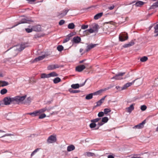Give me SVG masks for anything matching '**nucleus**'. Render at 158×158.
Instances as JSON below:
<instances>
[{
	"label": "nucleus",
	"mask_w": 158,
	"mask_h": 158,
	"mask_svg": "<svg viewBox=\"0 0 158 158\" xmlns=\"http://www.w3.org/2000/svg\"><path fill=\"white\" fill-rule=\"evenodd\" d=\"M145 120H144L141 123L135 126L133 128L135 129H141L144 127V125L145 124Z\"/></svg>",
	"instance_id": "10"
},
{
	"label": "nucleus",
	"mask_w": 158,
	"mask_h": 158,
	"mask_svg": "<svg viewBox=\"0 0 158 158\" xmlns=\"http://www.w3.org/2000/svg\"><path fill=\"white\" fill-rule=\"evenodd\" d=\"M83 51V49L81 48L80 49L79 51H80V52L81 53V52H82Z\"/></svg>",
	"instance_id": "63"
},
{
	"label": "nucleus",
	"mask_w": 158,
	"mask_h": 158,
	"mask_svg": "<svg viewBox=\"0 0 158 158\" xmlns=\"http://www.w3.org/2000/svg\"><path fill=\"white\" fill-rule=\"evenodd\" d=\"M33 31L39 32L41 30V27L40 25H37L32 26Z\"/></svg>",
	"instance_id": "9"
},
{
	"label": "nucleus",
	"mask_w": 158,
	"mask_h": 158,
	"mask_svg": "<svg viewBox=\"0 0 158 158\" xmlns=\"http://www.w3.org/2000/svg\"><path fill=\"white\" fill-rule=\"evenodd\" d=\"M46 56L45 55H43L41 56H40L36 58L35 59V60L36 61H39L42 60L45 58Z\"/></svg>",
	"instance_id": "22"
},
{
	"label": "nucleus",
	"mask_w": 158,
	"mask_h": 158,
	"mask_svg": "<svg viewBox=\"0 0 158 158\" xmlns=\"http://www.w3.org/2000/svg\"><path fill=\"white\" fill-rule=\"evenodd\" d=\"M46 116V114H43L40 115L39 116V119H42L45 117Z\"/></svg>",
	"instance_id": "45"
},
{
	"label": "nucleus",
	"mask_w": 158,
	"mask_h": 158,
	"mask_svg": "<svg viewBox=\"0 0 158 158\" xmlns=\"http://www.w3.org/2000/svg\"><path fill=\"white\" fill-rule=\"evenodd\" d=\"M148 59V58L147 56H144L140 58V60L142 62H144L146 61Z\"/></svg>",
	"instance_id": "35"
},
{
	"label": "nucleus",
	"mask_w": 158,
	"mask_h": 158,
	"mask_svg": "<svg viewBox=\"0 0 158 158\" xmlns=\"http://www.w3.org/2000/svg\"><path fill=\"white\" fill-rule=\"evenodd\" d=\"M85 60H81V61H80V63H82Z\"/></svg>",
	"instance_id": "64"
},
{
	"label": "nucleus",
	"mask_w": 158,
	"mask_h": 158,
	"mask_svg": "<svg viewBox=\"0 0 158 158\" xmlns=\"http://www.w3.org/2000/svg\"><path fill=\"white\" fill-rule=\"evenodd\" d=\"M98 24H94V25L93 27V29L95 31H97L98 29Z\"/></svg>",
	"instance_id": "34"
},
{
	"label": "nucleus",
	"mask_w": 158,
	"mask_h": 158,
	"mask_svg": "<svg viewBox=\"0 0 158 158\" xmlns=\"http://www.w3.org/2000/svg\"><path fill=\"white\" fill-rule=\"evenodd\" d=\"M65 23V21L64 20H61L59 22V24L60 25H62Z\"/></svg>",
	"instance_id": "51"
},
{
	"label": "nucleus",
	"mask_w": 158,
	"mask_h": 158,
	"mask_svg": "<svg viewBox=\"0 0 158 158\" xmlns=\"http://www.w3.org/2000/svg\"><path fill=\"white\" fill-rule=\"evenodd\" d=\"M25 31H26L28 33L31 32L32 31H33L32 27L31 28H25Z\"/></svg>",
	"instance_id": "41"
},
{
	"label": "nucleus",
	"mask_w": 158,
	"mask_h": 158,
	"mask_svg": "<svg viewBox=\"0 0 158 158\" xmlns=\"http://www.w3.org/2000/svg\"><path fill=\"white\" fill-rule=\"evenodd\" d=\"M96 126V124L92 122L89 125V127L91 128H93L95 127Z\"/></svg>",
	"instance_id": "42"
},
{
	"label": "nucleus",
	"mask_w": 158,
	"mask_h": 158,
	"mask_svg": "<svg viewBox=\"0 0 158 158\" xmlns=\"http://www.w3.org/2000/svg\"><path fill=\"white\" fill-rule=\"evenodd\" d=\"M31 22H33V21L31 20H28V19H22L21 21H20L19 22H18L17 24L14 25V26L10 28H9L10 29L12 28L17 26L19 24H21V23H30Z\"/></svg>",
	"instance_id": "3"
},
{
	"label": "nucleus",
	"mask_w": 158,
	"mask_h": 158,
	"mask_svg": "<svg viewBox=\"0 0 158 158\" xmlns=\"http://www.w3.org/2000/svg\"><path fill=\"white\" fill-rule=\"evenodd\" d=\"M75 149V147L73 145H71L67 147V150L68 152H70L71 151L74 150Z\"/></svg>",
	"instance_id": "23"
},
{
	"label": "nucleus",
	"mask_w": 158,
	"mask_h": 158,
	"mask_svg": "<svg viewBox=\"0 0 158 158\" xmlns=\"http://www.w3.org/2000/svg\"><path fill=\"white\" fill-rule=\"evenodd\" d=\"M104 115V113L103 112H99L98 114V116L99 117H102Z\"/></svg>",
	"instance_id": "49"
},
{
	"label": "nucleus",
	"mask_w": 158,
	"mask_h": 158,
	"mask_svg": "<svg viewBox=\"0 0 158 158\" xmlns=\"http://www.w3.org/2000/svg\"><path fill=\"white\" fill-rule=\"evenodd\" d=\"M131 46L130 45V44H129V43L127 44H125L123 46V47L124 48H126L129 47H130Z\"/></svg>",
	"instance_id": "52"
},
{
	"label": "nucleus",
	"mask_w": 158,
	"mask_h": 158,
	"mask_svg": "<svg viewBox=\"0 0 158 158\" xmlns=\"http://www.w3.org/2000/svg\"><path fill=\"white\" fill-rule=\"evenodd\" d=\"M27 46L25 44L18 45L16 46H14L12 48H10L7 51L11 49V52L12 56V57H13L17 55L19 52L22 51Z\"/></svg>",
	"instance_id": "1"
},
{
	"label": "nucleus",
	"mask_w": 158,
	"mask_h": 158,
	"mask_svg": "<svg viewBox=\"0 0 158 158\" xmlns=\"http://www.w3.org/2000/svg\"><path fill=\"white\" fill-rule=\"evenodd\" d=\"M87 81L86 80L84 83L82 84H73L71 85V87L73 89H77L79 88V87L83 86L85 84L86 82Z\"/></svg>",
	"instance_id": "7"
},
{
	"label": "nucleus",
	"mask_w": 158,
	"mask_h": 158,
	"mask_svg": "<svg viewBox=\"0 0 158 158\" xmlns=\"http://www.w3.org/2000/svg\"><path fill=\"white\" fill-rule=\"evenodd\" d=\"M88 25H82L81 27V28L82 29H85L88 28Z\"/></svg>",
	"instance_id": "47"
},
{
	"label": "nucleus",
	"mask_w": 158,
	"mask_h": 158,
	"mask_svg": "<svg viewBox=\"0 0 158 158\" xmlns=\"http://www.w3.org/2000/svg\"><path fill=\"white\" fill-rule=\"evenodd\" d=\"M52 109V107H45L40 109L38 110L40 114L41 113L45 112L46 110L48 111Z\"/></svg>",
	"instance_id": "15"
},
{
	"label": "nucleus",
	"mask_w": 158,
	"mask_h": 158,
	"mask_svg": "<svg viewBox=\"0 0 158 158\" xmlns=\"http://www.w3.org/2000/svg\"><path fill=\"white\" fill-rule=\"evenodd\" d=\"M69 10V9H65L64 10H63L60 14L58 16H60L61 18L63 17L67 14Z\"/></svg>",
	"instance_id": "13"
},
{
	"label": "nucleus",
	"mask_w": 158,
	"mask_h": 158,
	"mask_svg": "<svg viewBox=\"0 0 158 158\" xmlns=\"http://www.w3.org/2000/svg\"><path fill=\"white\" fill-rule=\"evenodd\" d=\"M41 77L42 78H49V75L48 74L45 73H42L41 75Z\"/></svg>",
	"instance_id": "32"
},
{
	"label": "nucleus",
	"mask_w": 158,
	"mask_h": 158,
	"mask_svg": "<svg viewBox=\"0 0 158 158\" xmlns=\"http://www.w3.org/2000/svg\"><path fill=\"white\" fill-rule=\"evenodd\" d=\"M158 7V1L154 3L150 7L149 9H154L155 7Z\"/></svg>",
	"instance_id": "28"
},
{
	"label": "nucleus",
	"mask_w": 158,
	"mask_h": 158,
	"mask_svg": "<svg viewBox=\"0 0 158 158\" xmlns=\"http://www.w3.org/2000/svg\"><path fill=\"white\" fill-rule=\"evenodd\" d=\"M115 88L117 89H118L121 88V87H120L119 86H116Z\"/></svg>",
	"instance_id": "62"
},
{
	"label": "nucleus",
	"mask_w": 158,
	"mask_h": 158,
	"mask_svg": "<svg viewBox=\"0 0 158 158\" xmlns=\"http://www.w3.org/2000/svg\"><path fill=\"white\" fill-rule=\"evenodd\" d=\"M111 110L108 108H105L104 110V114H107L108 113L110 112Z\"/></svg>",
	"instance_id": "39"
},
{
	"label": "nucleus",
	"mask_w": 158,
	"mask_h": 158,
	"mask_svg": "<svg viewBox=\"0 0 158 158\" xmlns=\"http://www.w3.org/2000/svg\"><path fill=\"white\" fill-rule=\"evenodd\" d=\"M40 148H37L33 151L31 154V156H32L36 153L39 150Z\"/></svg>",
	"instance_id": "43"
},
{
	"label": "nucleus",
	"mask_w": 158,
	"mask_h": 158,
	"mask_svg": "<svg viewBox=\"0 0 158 158\" xmlns=\"http://www.w3.org/2000/svg\"><path fill=\"white\" fill-rule=\"evenodd\" d=\"M129 44H130L131 46H132L134 45V42L133 40H131L130 42L129 43Z\"/></svg>",
	"instance_id": "57"
},
{
	"label": "nucleus",
	"mask_w": 158,
	"mask_h": 158,
	"mask_svg": "<svg viewBox=\"0 0 158 158\" xmlns=\"http://www.w3.org/2000/svg\"><path fill=\"white\" fill-rule=\"evenodd\" d=\"M7 92V89H3L1 90L0 93L2 94H6Z\"/></svg>",
	"instance_id": "38"
},
{
	"label": "nucleus",
	"mask_w": 158,
	"mask_h": 158,
	"mask_svg": "<svg viewBox=\"0 0 158 158\" xmlns=\"http://www.w3.org/2000/svg\"><path fill=\"white\" fill-rule=\"evenodd\" d=\"M128 38V36L127 35H124L122 34V35H119V39L120 41H123Z\"/></svg>",
	"instance_id": "17"
},
{
	"label": "nucleus",
	"mask_w": 158,
	"mask_h": 158,
	"mask_svg": "<svg viewBox=\"0 0 158 158\" xmlns=\"http://www.w3.org/2000/svg\"><path fill=\"white\" fill-rule=\"evenodd\" d=\"M86 155L89 157L95 156V154L94 153L91 152H87L86 153Z\"/></svg>",
	"instance_id": "36"
},
{
	"label": "nucleus",
	"mask_w": 158,
	"mask_h": 158,
	"mask_svg": "<svg viewBox=\"0 0 158 158\" xmlns=\"http://www.w3.org/2000/svg\"><path fill=\"white\" fill-rule=\"evenodd\" d=\"M70 40V38L69 37H67L65 39H64L63 41L64 43H66L68 41Z\"/></svg>",
	"instance_id": "55"
},
{
	"label": "nucleus",
	"mask_w": 158,
	"mask_h": 158,
	"mask_svg": "<svg viewBox=\"0 0 158 158\" xmlns=\"http://www.w3.org/2000/svg\"><path fill=\"white\" fill-rule=\"evenodd\" d=\"M69 90L70 93H79L80 91L79 90H74L72 89H69Z\"/></svg>",
	"instance_id": "33"
},
{
	"label": "nucleus",
	"mask_w": 158,
	"mask_h": 158,
	"mask_svg": "<svg viewBox=\"0 0 158 158\" xmlns=\"http://www.w3.org/2000/svg\"><path fill=\"white\" fill-rule=\"evenodd\" d=\"M101 119V118H98L93 120H91V121L93 123H96L98 122L99 120Z\"/></svg>",
	"instance_id": "44"
},
{
	"label": "nucleus",
	"mask_w": 158,
	"mask_h": 158,
	"mask_svg": "<svg viewBox=\"0 0 158 158\" xmlns=\"http://www.w3.org/2000/svg\"><path fill=\"white\" fill-rule=\"evenodd\" d=\"M106 89H101L100 90H98L96 92H95L94 93H93L92 94L93 95H99L101 93H102L103 91H104Z\"/></svg>",
	"instance_id": "26"
},
{
	"label": "nucleus",
	"mask_w": 158,
	"mask_h": 158,
	"mask_svg": "<svg viewBox=\"0 0 158 158\" xmlns=\"http://www.w3.org/2000/svg\"><path fill=\"white\" fill-rule=\"evenodd\" d=\"M88 32L89 33H93L94 32H95V31L92 29H89L88 30Z\"/></svg>",
	"instance_id": "53"
},
{
	"label": "nucleus",
	"mask_w": 158,
	"mask_h": 158,
	"mask_svg": "<svg viewBox=\"0 0 158 158\" xmlns=\"http://www.w3.org/2000/svg\"><path fill=\"white\" fill-rule=\"evenodd\" d=\"M155 29V33L158 32V24H157L154 27Z\"/></svg>",
	"instance_id": "46"
},
{
	"label": "nucleus",
	"mask_w": 158,
	"mask_h": 158,
	"mask_svg": "<svg viewBox=\"0 0 158 158\" xmlns=\"http://www.w3.org/2000/svg\"><path fill=\"white\" fill-rule=\"evenodd\" d=\"M63 48H64L62 46L60 45H59L57 47V49L58 51H59L60 52H61L62 50H63Z\"/></svg>",
	"instance_id": "40"
},
{
	"label": "nucleus",
	"mask_w": 158,
	"mask_h": 158,
	"mask_svg": "<svg viewBox=\"0 0 158 158\" xmlns=\"http://www.w3.org/2000/svg\"><path fill=\"white\" fill-rule=\"evenodd\" d=\"M9 85V83L5 81H0V86L4 87Z\"/></svg>",
	"instance_id": "21"
},
{
	"label": "nucleus",
	"mask_w": 158,
	"mask_h": 158,
	"mask_svg": "<svg viewBox=\"0 0 158 158\" xmlns=\"http://www.w3.org/2000/svg\"><path fill=\"white\" fill-rule=\"evenodd\" d=\"M135 80H134L132 82L127 83L126 84L124 85L121 87V90L124 89L127 87L131 86L134 83L135 81Z\"/></svg>",
	"instance_id": "16"
},
{
	"label": "nucleus",
	"mask_w": 158,
	"mask_h": 158,
	"mask_svg": "<svg viewBox=\"0 0 158 158\" xmlns=\"http://www.w3.org/2000/svg\"><path fill=\"white\" fill-rule=\"evenodd\" d=\"M83 33L85 35H89V33L88 31V30H85L84 31Z\"/></svg>",
	"instance_id": "54"
},
{
	"label": "nucleus",
	"mask_w": 158,
	"mask_h": 158,
	"mask_svg": "<svg viewBox=\"0 0 158 158\" xmlns=\"http://www.w3.org/2000/svg\"><path fill=\"white\" fill-rule=\"evenodd\" d=\"M103 15V13L101 12L95 15L94 16V19H97L102 17Z\"/></svg>",
	"instance_id": "24"
},
{
	"label": "nucleus",
	"mask_w": 158,
	"mask_h": 158,
	"mask_svg": "<svg viewBox=\"0 0 158 158\" xmlns=\"http://www.w3.org/2000/svg\"><path fill=\"white\" fill-rule=\"evenodd\" d=\"M98 45V44H89L87 46L85 50L86 52L89 51L91 49L96 47Z\"/></svg>",
	"instance_id": "8"
},
{
	"label": "nucleus",
	"mask_w": 158,
	"mask_h": 158,
	"mask_svg": "<svg viewBox=\"0 0 158 158\" xmlns=\"http://www.w3.org/2000/svg\"><path fill=\"white\" fill-rule=\"evenodd\" d=\"M93 94L92 93L90 94H88L86 96L85 99L87 100H90L92 99L93 98Z\"/></svg>",
	"instance_id": "30"
},
{
	"label": "nucleus",
	"mask_w": 158,
	"mask_h": 158,
	"mask_svg": "<svg viewBox=\"0 0 158 158\" xmlns=\"http://www.w3.org/2000/svg\"><path fill=\"white\" fill-rule=\"evenodd\" d=\"M26 97V95L22 96H17L14 98V101L17 102H20L23 101Z\"/></svg>",
	"instance_id": "4"
},
{
	"label": "nucleus",
	"mask_w": 158,
	"mask_h": 158,
	"mask_svg": "<svg viewBox=\"0 0 158 158\" xmlns=\"http://www.w3.org/2000/svg\"><path fill=\"white\" fill-rule=\"evenodd\" d=\"M56 136L53 135H51L48 139L47 141L49 143H52L56 142Z\"/></svg>",
	"instance_id": "5"
},
{
	"label": "nucleus",
	"mask_w": 158,
	"mask_h": 158,
	"mask_svg": "<svg viewBox=\"0 0 158 158\" xmlns=\"http://www.w3.org/2000/svg\"><path fill=\"white\" fill-rule=\"evenodd\" d=\"M144 4V2H143L141 1H139L136 2L135 5L136 6H141Z\"/></svg>",
	"instance_id": "25"
},
{
	"label": "nucleus",
	"mask_w": 158,
	"mask_h": 158,
	"mask_svg": "<svg viewBox=\"0 0 158 158\" xmlns=\"http://www.w3.org/2000/svg\"><path fill=\"white\" fill-rule=\"evenodd\" d=\"M31 98L30 97H28L27 99V103H29L31 102Z\"/></svg>",
	"instance_id": "56"
},
{
	"label": "nucleus",
	"mask_w": 158,
	"mask_h": 158,
	"mask_svg": "<svg viewBox=\"0 0 158 158\" xmlns=\"http://www.w3.org/2000/svg\"><path fill=\"white\" fill-rule=\"evenodd\" d=\"M11 135V134H6L5 135H4L2 136H0V137H5V136H10Z\"/></svg>",
	"instance_id": "59"
},
{
	"label": "nucleus",
	"mask_w": 158,
	"mask_h": 158,
	"mask_svg": "<svg viewBox=\"0 0 158 158\" xmlns=\"http://www.w3.org/2000/svg\"><path fill=\"white\" fill-rule=\"evenodd\" d=\"M108 158H114V157L112 155H109L108 156Z\"/></svg>",
	"instance_id": "60"
},
{
	"label": "nucleus",
	"mask_w": 158,
	"mask_h": 158,
	"mask_svg": "<svg viewBox=\"0 0 158 158\" xmlns=\"http://www.w3.org/2000/svg\"><path fill=\"white\" fill-rule=\"evenodd\" d=\"M125 74V72L119 73L118 74H116L115 76L112 77L111 79H114L117 80L122 79H123L122 78V76H123Z\"/></svg>",
	"instance_id": "6"
},
{
	"label": "nucleus",
	"mask_w": 158,
	"mask_h": 158,
	"mask_svg": "<svg viewBox=\"0 0 158 158\" xmlns=\"http://www.w3.org/2000/svg\"><path fill=\"white\" fill-rule=\"evenodd\" d=\"M49 77H56L58 76V75L55 72H53L48 74Z\"/></svg>",
	"instance_id": "27"
},
{
	"label": "nucleus",
	"mask_w": 158,
	"mask_h": 158,
	"mask_svg": "<svg viewBox=\"0 0 158 158\" xmlns=\"http://www.w3.org/2000/svg\"><path fill=\"white\" fill-rule=\"evenodd\" d=\"M72 35V34L71 33H70V34H69L67 36V37H69V38H70L71 37Z\"/></svg>",
	"instance_id": "61"
},
{
	"label": "nucleus",
	"mask_w": 158,
	"mask_h": 158,
	"mask_svg": "<svg viewBox=\"0 0 158 158\" xmlns=\"http://www.w3.org/2000/svg\"><path fill=\"white\" fill-rule=\"evenodd\" d=\"M85 68V66L84 65H81L77 66L76 68V71L81 72Z\"/></svg>",
	"instance_id": "11"
},
{
	"label": "nucleus",
	"mask_w": 158,
	"mask_h": 158,
	"mask_svg": "<svg viewBox=\"0 0 158 158\" xmlns=\"http://www.w3.org/2000/svg\"><path fill=\"white\" fill-rule=\"evenodd\" d=\"M75 26V25L73 23H71L68 24V27L69 29H72L74 28Z\"/></svg>",
	"instance_id": "29"
},
{
	"label": "nucleus",
	"mask_w": 158,
	"mask_h": 158,
	"mask_svg": "<svg viewBox=\"0 0 158 158\" xmlns=\"http://www.w3.org/2000/svg\"><path fill=\"white\" fill-rule=\"evenodd\" d=\"M104 123L103 122H99L98 124V127L96 128L95 129H98L99 127L100 126L102 125Z\"/></svg>",
	"instance_id": "50"
},
{
	"label": "nucleus",
	"mask_w": 158,
	"mask_h": 158,
	"mask_svg": "<svg viewBox=\"0 0 158 158\" xmlns=\"http://www.w3.org/2000/svg\"><path fill=\"white\" fill-rule=\"evenodd\" d=\"M102 122H103V123H105L107 122L108 121V118L106 117H104L102 118Z\"/></svg>",
	"instance_id": "37"
},
{
	"label": "nucleus",
	"mask_w": 158,
	"mask_h": 158,
	"mask_svg": "<svg viewBox=\"0 0 158 158\" xmlns=\"http://www.w3.org/2000/svg\"><path fill=\"white\" fill-rule=\"evenodd\" d=\"M134 105L133 104H132L129 107L126 108L127 111L129 114L131 113V111L134 110Z\"/></svg>",
	"instance_id": "19"
},
{
	"label": "nucleus",
	"mask_w": 158,
	"mask_h": 158,
	"mask_svg": "<svg viewBox=\"0 0 158 158\" xmlns=\"http://www.w3.org/2000/svg\"><path fill=\"white\" fill-rule=\"evenodd\" d=\"M106 96H105V97L102 98L99 101H98L97 103V106H98L101 105L102 103L105 100V98L106 97Z\"/></svg>",
	"instance_id": "20"
},
{
	"label": "nucleus",
	"mask_w": 158,
	"mask_h": 158,
	"mask_svg": "<svg viewBox=\"0 0 158 158\" xmlns=\"http://www.w3.org/2000/svg\"><path fill=\"white\" fill-rule=\"evenodd\" d=\"M14 102V98H10L9 97L5 98L3 99V102L5 105H7L10 104L11 102Z\"/></svg>",
	"instance_id": "2"
},
{
	"label": "nucleus",
	"mask_w": 158,
	"mask_h": 158,
	"mask_svg": "<svg viewBox=\"0 0 158 158\" xmlns=\"http://www.w3.org/2000/svg\"><path fill=\"white\" fill-rule=\"evenodd\" d=\"M59 67V66L58 64H52L49 65L48 67V69L52 70Z\"/></svg>",
	"instance_id": "12"
},
{
	"label": "nucleus",
	"mask_w": 158,
	"mask_h": 158,
	"mask_svg": "<svg viewBox=\"0 0 158 158\" xmlns=\"http://www.w3.org/2000/svg\"><path fill=\"white\" fill-rule=\"evenodd\" d=\"M27 114L31 115L33 117H35L40 114L38 110H35L33 112L28 113Z\"/></svg>",
	"instance_id": "14"
},
{
	"label": "nucleus",
	"mask_w": 158,
	"mask_h": 158,
	"mask_svg": "<svg viewBox=\"0 0 158 158\" xmlns=\"http://www.w3.org/2000/svg\"><path fill=\"white\" fill-rule=\"evenodd\" d=\"M60 81L61 79L59 77H57L53 80V82L54 83L56 84L60 82Z\"/></svg>",
	"instance_id": "31"
},
{
	"label": "nucleus",
	"mask_w": 158,
	"mask_h": 158,
	"mask_svg": "<svg viewBox=\"0 0 158 158\" xmlns=\"http://www.w3.org/2000/svg\"><path fill=\"white\" fill-rule=\"evenodd\" d=\"M114 5H112L108 7V8L110 10H112L114 8Z\"/></svg>",
	"instance_id": "58"
},
{
	"label": "nucleus",
	"mask_w": 158,
	"mask_h": 158,
	"mask_svg": "<svg viewBox=\"0 0 158 158\" xmlns=\"http://www.w3.org/2000/svg\"><path fill=\"white\" fill-rule=\"evenodd\" d=\"M147 106L145 105H142L141 107V109L142 111H144L146 110Z\"/></svg>",
	"instance_id": "48"
},
{
	"label": "nucleus",
	"mask_w": 158,
	"mask_h": 158,
	"mask_svg": "<svg viewBox=\"0 0 158 158\" xmlns=\"http://www.w3.org/2000/svg\"><path fill=\"white\" fill-rule=\"evenodd\" d=\"M81 41V38L78 36L74 37L73 40V42L77 44L80 43Z\"/></svg>",
	"instance_id": "18"
}]
</instances>
